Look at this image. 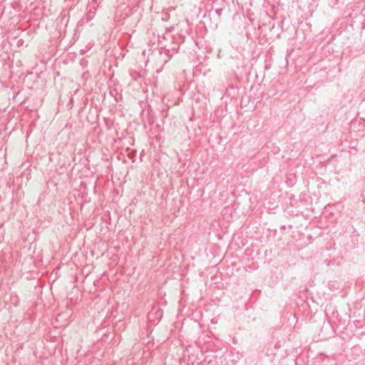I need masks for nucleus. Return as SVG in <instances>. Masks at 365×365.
<instances>
[{
  "mask_svg": "<svg viewBox=\"0 0 365 365\" xmlns=\"http://www.w3.org/2000/svg\"><path fill=\"white\" fill-rule=\"evenodd\" d=\"M220 12H221V10H216V13H217V14H219V15H220Z\"/></svg>",
  "mask_w": 365,
  "mask_h": 365,
  "instance_id": "obj_4",
  "label": "nucleus"
},
{
  "mask_svg": "<svg viewBox=\"0 0 365 365\" xmlns=\"http://www.w3.org/2000/svg\"><path fill=\"white\" fill-rule=\"evenodd\" d=\"M155 314L156 316L160 319L162 317H163V312L161 310H158L156 312H155Z\"/></svg>",
  "mask_w": 365,
  "mask_h": 365,
  "instance_id": "obj_1",
  "label": "nucleus"
},
{
  "mask_svg": "<svg viewBox=\"0 0 365 365\" xmlns=\"http://www.w3.org/2000/svg\"><path fill=\"white\" fill-rule=\"evenodd\" d=\"M153 314H154L153 312L148 314V319L150 320H152Z\"/></svg>",
  "mask_w": 365,
  "mask_h": 365,
  "instance_id": "obj_3",
  "label": "nucleus"
},
{
  "mask_svg": "<svg viewBox=\"0 0 365 365\" xmlns=\"http://www.w3.org/2000/svg\"><path fill=\"white\" fill-rule=\"evenodd\" d=\"M94 8V6H92L91 4H89V14H88V16L91 19V8Z\"/></svg>",
  "mask_w": 365,
  "mask_h": 365,
  "instance_id": "obj_2",
  "label": "nucleus"
}]
</instances>
